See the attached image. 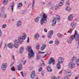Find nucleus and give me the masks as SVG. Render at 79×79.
<instances>
[{
  "label": "nucleus",
  "mask_w": 79,
  "mask_h": 79,
  "mask_svg": "<svg viewBox=\"0 0 79 79\" xmlns=\"http://www.w3.org/2000/svg\"><path fill=\"white\" fill-rule=\"evenodd\" d=\"M13 44L11 43H9L7 44V47L9 48H12L13 47Z\"/></svg>",
  "instance_id": "obj_17"
},
{
  "label": "nucleus",
  "mask_w": 79,
  "mask_h": 79,
  "mask_svg": "<svg viewBox=\"0 0 79 79\" xmlns=\"http://www.w3.org/2000/svg\"><path fill=\"white\" fill-rule=\"evenodd\" d=\"M57 17L56 20L57 21V22L59 23L60 22V21H61L60 20V16L58 15H57Z\"/></svg>",
  "instance_id": "obj_24"
},
{
  "label": "nucleus",
  "mask_w": 79,
  "mask_h": 79,
  "mask_svg": "<svg viewBox=\"0 0 79 79\" xmlns=\"http://www.w3.org/2000/svg\"><path fill=\"white\" fill-rule=\"evenodd\" d=\"M63 3H64V1L63 0H62L61 2L59 3L58 4H57L55 6V9L57 10L58 8H59V7L63 5Z\"/></svg>",
  "instance_id": "obj_5"
},
{
  "label": "nucleus",
  "mask_w": 79,
  "mask_h": 79,
  "mask_svg": "<svg viewBox=\"0 0 79 79\" xmlns=\"http://www.w3.org/2000/svg\"><path fill=\"white\" fill-rule=\"evenodd\" d=\"M53 43V40H51L49 41L48 42V44H51Z\"/></svg>",
  "instance_id": "obj_45"
},
{
  "label": "nucleus",
  "mask_w": 79,
  "mask_h": 79,
  "mask_svg": "<svg viewBox=\"0 0 79 79\" xmlns=\"http://www.w3.org/2000/svg\"><path fill=\"white\" fill-rule=\"evenodd\" d=\"M40 36V35L39 33H37L35 34V38L36 40H38L39 39V37Z\"/></svg>",
  "instance_id": "obj_18"
},
{
  "label": "nucleus",
  "mask_w": 79,
  "mask_h": 79,
  "mask_svg": "<svg viewBox=\"0 0 79 79\" xmlns=\"http://www.w3.org/2000/svg\"><path fill=\"white\" fill-rule=\"evenodd\" d=\"M47 69L48 72H52V69H51V68L49 66H48L47 67Z\"/></svg>",
  "instance_id": "obj_22"
},
{
  "label": "nucleus",
  "mask_w": 79,
  "mask_h": 79,
  "mask_svg": "<svg viewBox=\"0 0 79 79\" xmlns=\"http://www.w3.org/2000/svg\"><path fill=\"white\" fill-rule=\"evenodd\" d=\"M73 15L72 14H71L69 15L68 17V20L69 21H71L73 20Z\"/></svg>",
  "instance_id": "obj_12"
},
{
  "label": "nucleus",
  "mask_w": 79,
  "mask_h": 79,
  "mask_svg": "<svg viewBox=\"0 0 79 79\" xmlns=\"http://www.w3.org/2000/svg\"><path fill=\"white\" fill-rule=\"evenodd\" d=\"M74 36L75 37V38H79V35L77 34V31L76 30L75 31V33L74 35Z\"/></svg>",
  "instance_id": "obj_19"
},
{
  "label": "nucleus",
  "mask_w": 79,
  "mask_h": 79,
  "mask_svg": "<svg viewBox=\"0 0 79 79\" xmlns=\"http://www.w3.org/2000/svg\"><path fill=\"white\" fill-rule=\"evenodd\" d=\"M53 33H54L53 31L52 30L50 31L48 33V37L49 39H50V38H52V35L53 34Z\"/></svg>",
  "instance_id": "obj_8"
},
{
  "label": "nucleus",
  "mask_w": 79,
  "mask_h": 79,
  "mask_svg": "<svg viewBox=\"0 0 79 79\" xmlns=\"http://www.w3.org/2000/svg\"><path fill=\"white\" fill-rule=\"evenodd\" d=\"M66 5H69V0H68L66 1Z\"/></svg>",
  "instance_id": "obj_38"
},
{
  "label": "nucleus",
  "mask_w": 79,
  "mask_h": 79,
  "mask_svg": "<svg viewBox=\"0 0 79 79\" xmlns=\"http://www.w3.org/2000/svg\"><path fill=\"white\" fill-rule=\"evenodd\" d=\"M11 70L13 71H15V67H12L11 68Z\"/></svg>",
  "instance_id": "obj_34"
},
{
  "label": "nucleus",
  "mask_w": 79,
  "mask_h": 79,
  "mask_svg": "<svg viewBox=\"0 0 79 79\" xmlns=\"http://www.w3.org/2000/svg\"><path fill=\"white\" fill-rule=\"evenodd\" d=\"M40 58V54L38 53L37 54V57L36 58V60L37 61L39 60V59Z\"/></svg>",
  "instance_id": "obj_21"
},
{
  "label": "nucleus",
  "mask_w": 79,
  "mask_h": 79,
  "mask_svg": "<svg viewBox=\"0 0 79 79\" xmlns=\"http://www.w3.org/2000/svg\"><path fill=\"white\" fill-rule=\"evenodd\" d=\"M72 40H71V39H70V40H68V43L69 44H71V43H72Z\"/></svg>",
  "instance_id": "obj_32"
},
{
  "label": "nucleus",
  "mask_w": 79,
  "mask_h": 79,
  "mask_svg": "<svg viewBox=\"0 0 79 79\" xmlns=\"http://www.w3.org/2000/svg\"><path fill=\"white\" fill-rule=\"evenodd\" d=\"M44 31H45V32H48V31L47 30V29H44Z\"/></svg>",
  "instance_id": "obj_54"
},
{
  "label": "nucleus",
  "mask_w": 79,
  "mask_h": 79,
  "mask_svg": "<svg viewBox=\"0 0 79 79\" xmlns=\"http://www.w3.org/2000/svg\"><path fill=\"white\" fill-rule=\"evenodd\" d=\"M75 79H78V77H75Z\"/></svg>",
  "instance_id": "obj_64"
},
{
  "label": "nucleus",
  "mask_w": 79,
  "mask_h": 79,
  "mask_svg": "<svg viewBox=\"0 0 79 79\" xmlns=\"http://www.w3.org/2000/svg\"><path fill=\"white\" fill-rule=\"evenodd\" d=\"M36 49H39V46H36Z\"/></svg>",
  "instance_id": "obj_52"
},
{
  "label": "nucleus",
  "mask_w": 79,
  "mask_h": 79,
  "mask_svg": "<svg viewBox=\"0 0 79 79\" xmlns=\"http://www.w3.org/2000/svg\"><path fill=\"white\" fill-rule=\"evenodd\" d=\"M2 30L0 29V37H1V35H2Z\"/></svg>",
  "instance_id": "obj_49"
},
{
  "label": "nucleus",
  "mask_w": 79,
  "mask_h": 79,
  "mask_svg": "<svg viewBox=\"0 0 79 79\" xmlns=\"http://www.w3.org/2000/svg\"><path fill=\"white\" fill-rule=\"evenodd\" d=\"M67 7L65 8L66 11H71V10L72 9L68 6L66 5Z\"/></svg>",
  "instance_id": "obj_20"
},
{
  "label": "nucleus",
  "mask_w": 79,
  "mask_h": 79,
  "mask_svg": "<svg viewBox=\"0 0 79 79\" xmlns=\"http://www.w3.org/2000/svg\"><path fill=\"white\" fill-rule=\"evenodd\" d=\"M36 74L35 71H32L31 74V79H34L35 76Z\"/></svg>",
  "instance_id": "obj_9"
},
{
  "label": "nucleus",
  "mask_w": 79,
  "mask_h": 79,
  "mask_svg": "<svg viewBox=\"0 0 79 79\" xmlns=\"http://www.w3.org/2000/svg\"><path fill=\"white\" fill-rule=\"evenodd\" d=\"M40 18V17H37L35 19V23H37L39 21V19Z\"/></svg>",
  "instance_id": "obj_23"
},
{
  "label": "nucleus",
  "mask_w": 79,
  "mask_h": 79,
  "mask_svg": "<svg viewBox=\"0 0 79 79\" xmlns=\"http://www.w3.org/2000/svg\"><path fill=\"white\" fill-rule=\"evenodd\" d=\"M31 8L32 10H34V5L31 6Z\"/></svg>",
  "instance_id": "obj_58"
},
{
  "label": "nucleus",
  "mask_w": 79,
  "mask_h": 79,
  "mask_svg": "<svg viewBox=\"0 0 79 79\" xmlns=\"http://www.w3.org/2000/svg\"><path fill=\"white\" fill-rule=\"evenodd\" d=\"M26 60H25L23 62V65H24V64H25L26 63Z\"/></svg>",
  "instance_id": "obj_55"
},
{
  "label": "nucleus",
  "mask_w": 79,
  "mask_h": 79,
  "mask_svg": "<svg viewBox=\"0 0 79 79\" xmlns=\"http://www.w3.org/2000/svg\"><path fill=\"white\" fill-rule=\"evenodd\" d=\"M50 3L48 2L46 4V6H50Z\"/></svg>",
  "instance_id": "obj_40"
},
{
  "label": "nucleus",
  "mask_w": 79,
  "mask_h": 79,
  "mask_svg": "<svg viewBox=\"0 0 79 79\" xmlns=\"http://www.w3.org/2000/svg\"><path fill=\"white\" fill-rule=\"evenodd\" d=\"M42 60V64L43 65H44V61H42V60Z\"/></svg>",
  "instance_id": "obj_59"
},
{
  "label": "nucleus",
  "mask_w": 79,
  "mask_h": 79,
  "mask_svg": "<svg viewBox=\"0 0 79 79\" xmlns=\"http://www.w3.org/2000/svg\"><path fill=\"white\" fill-rule=\"evenodd\" d=\"M16 26L17 27H19L21 25V21H19L17 22L16 23Z\"/></svg>",
  "instance_id": "obj_16"
},
{
  "label": "nucleus",
  "mask_w": 79,
  "mask_h": 79,
  "mask_svg": "<svg viewBox=\"0 0 79 79\" xmlns=\"http://www.w3.org/2000/svg\"><path fill=\"white\" fill-rule=\"evenodd\" d=\"M45 56H47V55L46 54L45 55L43 56L42 58H45Z\"/></svg>",
  "instance_id": "obj_57"
},
{
  "label": "nucleus",
  "mask_w": 79,
  "mask_h": 79,
  "mask_svg": "<svg viewBox=\"0 0 79 79\" xmlns=\"http://www.w3.org/2000/svg\"><path fill=\"white\" fill-rule=\"evenodd\" d=\"M52 64H54V59H53V58L52 57H51L50 58V60L49 61L48 64H52Z\"/></svg>",
  "instance_id": "obj_11"
},
{
  "label": "nucleus",
  "mask_w": 79,
  "mask_h": 79,
  "mask_svg": "<svg viewBox=\"0 0 79 79\" xmlns=\"http://www.w3.org/2000/svg\"><path fill=\"white\" fill-rule=\"evenodd\" d=\"M76 24L75 23H74L72 25V28L73 29L72 30L73 31L74 29H75V27H76Z\"/></svg>",
  "instance_id": "obj_25"
},
{
  "label": "nucleus",
  "mask_w": 79,
  "mask_h": 79,
  "mask_svg": "<svg viewBox=\"0 0 79 79\" xmlns=\"http://www.w3.org/2000/svg\"><path fill=\"white\" fill-rule=\"evenodd\" d=\"M22 14H25L26 13V10H23L22 11Z\"/></svg>",
  "instance_id": "obj_41"
},
{
  "label": "nucleus",
  "mask_w": 79,
  "mask_h": 79,
  "mask_svg": "<svg viewBox=\"0 0 79 79\" xmlns=\"http://www.w3.org/2000/svg\"><path fill=\"white\" fill-rule=\"evenodd\" d=\"M8 0H4V2L3 3V5H6L7 3H8Z\"/></svg>",
  "instance_id": "obj_29"
},
{
  "label": "nucleus",
  "mask_w": 79,
  "mask_h": 79,
  "mask_svg": "<svg viewBox=\"0 0 79 79\" xmlns=\"http://www.w3.org/2000/svg\"><path fill=\"white\" fill-rule=\"evenodd\" d=\"M68 71H69V72H67L65 73V74L67 77H69L71 76V70L69 69L67 70Z\"/></svg>",
  "instance_id": "obj_10"
},
{
  "label": "nucleus",
  "mask_w": 79,
  "mask_h": 79,
  "mask_svg": "<svg viewBox=\"0 0 79 79\" xmlns=\"http://www.w3.org/2000/svg\"><path fill=\"white\" fill-rule=\"evenodd\" d=\"M17 68L18 69L19 71H21V70H22V69H23V68H22V64H19L18 65Z\"/></svg>",
  "instance_id": "obj_15"
},
{
  "label": "nucleus",
  "mask_w": 79,
  "mask_h": 79,
  "mask_svg": "<svg viewBox=\"0 0 79 79\" xmlns=\"http://www.w3.org/2000/svg\"><path fill=\"white\" fill-rule=\"evenodd\" d=\"M76 41H79V38H75Z\"/></svg>",
  "instance_id": "obj_43"
},
{
  "label": "nucleus",
  "mask_w": 79,
  "mask_h": 79,
  "mask_svg": "<svg viewBox=\"0 0 79 79\" xmlns=\"http://www.w3.org/2000/svg\"><path fill=\"white\" fill-rule=\"evenodd\" d=\"M14 46L15 48H18V41L16 40L14 41Z\"/></svg>",
  "instance_id": "obj_14"
},
{
  "label": "nucleus",
  "mask_w": 79,
  "mask_h": 79,
  "mask_svg": "<svg viewBox=\"0 0 79 79\" xmlns=\"http://www.w3.org/2000/svg\"><path fill=\"white\" fill-rule=\"evenodd\" d=\"M76 63L77 65H79V59H78L76 61Z\"/></svg>",
  "instance_id": "obj_33"
},
{
  "label": "nucleus",
  "mask_w": 79,
  "mask_h": 79,
  "mask_svg": "<svg viewBox=\"0 0 79 79\" xmlns=\"http://www.w3.org/2000/svg\"><path fill=\"white\" fill-rule=\"evenodd\" d=\"M41 4H42V5H44L45 4V2H41Z\"/></svg>",
  "instance_id": "obj_60"
},
{
  "label": "nucleus",
  "mask_w": 79,
  "mask_h": 79,
  "mask_svg": "<svg viewBox=\"0 0 79 79\" xmlns=\"http://www.w3.org/2000/svg\"><path fill=\"white\" fill-rule=\"evenodd\" d=\"M57 78H56V77L55 76H53L52 77V79H57Z\"/></svg>",
  "instance_id": "obj_44"
},
{
  "label": "nucleus",
  "mask_w": 79,
  "mask_h": 79,
  "mask_svg": "<svg viewBox=\"0 0 79 79\" xmlns=\"http://www.w3.org/2000/svg\"><path fill=\"white\" fill-rule=\"evenodd\" d=\"M6 26V24H4L2 25V28H5Z\"/></svg>",
  "instance_id": "obj_35"
},
{
  "label": "nucleus",
  "mask_w": 79,
  "mask_h": 79,
  "mask_svg": "<svg viewBox=\"0 0 79 79\" xmlns=\"http://www.w3.org/2000/svg\"><path fill=\"white\" fill-rule=\"evenodd\" d=\"M56 21H55V23H52V26H55V24H56Z\"/></svg>",
  "instance_id": "obj_42"
},
{
  "label": "nucleus",
  "mask_w": 79,
  "mask_h": 79,
  "mask_svg": "<svg viewBox=\"0 0 79 79\" xmlns=\"http://www.w3.org/2000/svg\"><path fill=\"white\" fill-rule=\"evenodd\" d=\"M57 36H58L59 38H62V35H61V34L58 33L57 34Z\"/></svg>",
  "instance_id": "obj_30"
},
{
  "label": "nucleus",
  "mask_w": 79,
  "mask_h": 79,
  "mask_svg": "<svg viewBox=\"0 0 79 79\" xmlns=\"http://www.w3.org/2000/svg\"><path fill=\"white\" fill-rule=\"evenodd\" d=\"M76 57H73L72 58V61H74V60H76Z\"/></svg>",
  "instance_id": "obj_37"
},
{
  "label": "nucleus",
  "mask_w": 79,
  "mask_h": 79,
  "mask_svg": "<svg viewBox=\"0 0 79 79\" xmlns=\"http://www.w3.org/2000/svg\"><path fill=\"white\" fill-rule=\"evenodd\" d=\"M21 74H22V77H24V74H23V72H21Z\"/></svg>",
  "instance_id": "obj_51"
},
{
  "label": "nucleus",
  "mask_w": 79,
  "mask_h": 79,
  "mask_svg": "<svg viewBox=\"0 0 79 79\" xmlns=\"http://www.w3.org/2000/svg\"><path fill=\"white\" fill-rule=\"evenodd\" d=\"M63 61H64V59L62 57H59L58 59V63L57 64V68L58 69H60L61 66H60V64L62 63Z\"/></svg>",
  "instance_id": "obj_4"
},
{
  "label": "nucleus",
  "mask_w": 79,
  "mask_h": 79,
  "mask_svg": "<svg viewBox=\"0 0 79 79\" xmlns=\"http://www.w3.org/2000/svg\"><path fill=\"white\" fill-rule=\"evenodd\" d=\"M27 50L28 52V58L30 59L32 57H34V52L33 51V50L32 49V48L31 46H28L27 48Z\"/></svg>",
  "instance_id": "obj_1"
},
{
  "label": "nucleus",
  "mask_w": 79,
  "mask_h": 79,
  "mask_svg": "<svg viewBox=\"0 0 79 79\" xmlns=\"http://www.w3.org/2000/svg\"><path fill=\"white\" fill-rule=\"evenodd\" d=\"M6 17H7V15H6V14H5L4 18H5H5H6Z\"/></svg>",
  "instance_id": "obj_50"
},
{
  "label": "nucleus",
  "mask_w": 79,
  "mask_h": 79,
  "mask_svg": "<svg viewBox=\"0 0 79 79\" xmlns=\"http://www.w3.org/2000/svg\"><path fill=\"white\" fill-rule=\"evenodd\" d=\"M27 36H26V33H23L22 34V37H20L18 38V41L20 43V44H21L23 43V40H25Z\"/></svg>",
  "instance_id": "obj_3"
},
{
  "label": "nucleus",
  "mask_w": 79,
  "mask_h": 79,
  "mask_svg": "<svg viewBox=\"0 0 79 79\" xmlns=\"http://www.w3.org/2000/svg\"><path fill=\"white\" fill-rule=\"evenodd\" d=\"M21 6H22V3H19L18 4V8H20V7H21Z\"/></svg>",
  "instance_id": "obj_31"
},
{
  "label": "nucleus",
  "mask_w": 79,
  "mask_h": 79,
  "mask_svg": "<svg viewBox=\"0 0 79 79\" xmlns=\"http://www.w3.org/2000/svg\"><path fill=\"white\" fill-rule=\"evenodd\" d=\"M7 68V64L6 63H3L2 64L1 66V68L2 70L6 71Z\"/></svg>",
  "instance_id": "obj_6"
},
{
  "label": "nucleus",
  "mask_w": 79,
  "mask_h": 79,
  "mask_svg": "<svg viewBox=\"0 0 79 79\" xmlns=\"http://www.w3.org/2000/svg\"><path fill=\"white\" fill-rule=\"evenodd\" d=\"M45 47H46V44H43L41 47V51L44 50L45 48Z\"/></svg>",
  "instance_id": "obj_13"
},
{
  "label": "nucleus",
  "mask_w": 79,
  "mask_h": 79,
  "mask_svg": "<svg viewBox=\"0 0 79 79\" xmlns=\"http://www.w3.org/2000/svg\"><path fill=\"white\" fill-rule=\"evenodd\" d=\"M69 68L73 69L75 67V64L73 62H70L69 64Z\"/></svg>",
  "instance_id": "obj_7"
},
{
  "label": "nucleus",
  "mask_w": 79,
  "mask_h": 79,
  "mask_svg": "<svg viewBox=\"0 0 79 79\" xmlns=\"http://www.w3.org/2000/svg\"><path fill=\"white\" fill-rule=\"evenodd\" d=\"M55 42V44H56V45H57L59 44V41H58V39H56Z\"/></svg>",
  "instance_id": "obj_26"
},
{
  "label": "nucleus",
  "mask_w": 79,
  "mask_h": 79,
  "mask_svg": "<svg viewBox=\"0 0 79 79\" xmlns=\"http://www.w3.org/2000/svg\"><path fill=\"white\" fill-rule=\"evenodd\" d=\"M45 53V52H41V51H40V52L38 53H39V54H40V53L44 54V53Z\"/></svg>",
  "instance_id": "obj_48"
},
{
  "label": "nucleus",
  "mask_w": 79,
  "mask_h": 79,
  "mask_svg": "<svg viewBox=\"0 0 79 79\" xmlns=\"http://www.w3.org/2000/svg\"><path fill=\"white\" fill-rule=\"evenodd\" d=\"M64 79H68V78L67 77H65Z\"/></svg>",
  "instance_id": "obj_63"
},
{
  "label": "nucleus",
  "mask_w": 79,
  "mask_h": 79,
  "mask_svg": "<svg viewBox=\"0 0 79 79\" xmlns=\"http://www.w3.org/2000/svg\"><path fill=\"white\" fill-rule=\"evenodd\" d=\"M56 18L55 17H54L53 18V20L52 21V23H55V20Z\"/></svg>",
  "instance_id": "obj_36"
},
{
  "label": "nucleus",
  "mask_w": 79,
  "mask_h": 79,
  "mask_svg": "<svg viewBox=\"0 0 79 79\" xmlns=\"http://www.w3.org/2000/svg\"><path fill=\"white\" fill-rule=\"evenodd\" d=\"M23 52H24V49H23V48L22 47L20 48V53H23Z\"/></svg>",
  "instance_id": "obj_27"
},
{
  "label": "nucleus",
  "mask_w": 79,
  "mask_h": 79,
  "mask_svg": "<svg viewBox=\"0 0 79 79\" xmlns=\"http://www.w3.org/2000/svg\"><path fill=\"white\" fill-rule=\"evenodd\" d=\"M10 6L12 10V11H13V5H10Z\"/></svg>",
  "instance_id": "obj_39"
},
{
  "label": "nucleus",
  "mask_w": 79,
  "mask_h": 79,
  "mask_svg": "<svg viewBox=\"0 0 79 79\" xmlns=\"http://www.w3.org/2000/svg\"><path fill=\"white\" fill-rule=\"evenodd\" d=\"M27 42V43H29V37L28 38Z\"/></svg>",
  "instance_id": "obj_53"
},
{
  "label": "nucleus",
  "mask_w": 79,
  "mask_h": 79,
  "mask_svg": "<svg viewBox=\"0 0 79 79\" xmlns=\"http://www.w3.org/2000/svg\"><path fill=\"white\" fill-rule=\"evenodd\" d=\"M2 42H1L0 44V48L1 47H2Z\"/></svg>",
  "instance_id": "obj_61"
},
{
  "label": "nucleus",
  "mask_w": 79,
  "mask_h": 79,
  "mask_svg": "<svg viewBox=\"0 0 79 79\" xmlns=\"http://www.w3.org/2000/svg\"><path fill=\"white\" fill-rule=\"evenodd\" d=\"M74 23V22H72L70 24V26H72V25Z\"/></svg>",
  "instance_id": "obj_62"
},
{
  "label": "nucleus",
  "mask_w": 79,
  "mask_h": 79,
  "mask_svg": "<svg viewBox=\"0 0 79 79\" xmlns=\"http://www.w3.org/2000/svg\"><path fill=\"white\" fill-rule=\"evenodd\" d=\"M39 71L40 72V71H42V68H40L39 69Z\"/></svg>",
  "instance_id": "obj_47"
},
{
  "label": "nucleus",
  "mask_w": 79,
  "mask_h": 79,
  "mask_svg": "<svg viewBox=\"0 0 79 79\" xmlns=\"http://www.w3.org/2000/svg\"><path fill=\"white\" fill-rule=\"evenodd\" d=\"M63 69H62V70H61L60 72H59V73L60 74H61V73H63Z\"/></svg>",
  "instance_id": "obj_56"
},
{
  "label": "nucleus",
  "mask_w": 79,
  "mask_h": 79,
  "mask_svg": "<svg viewBox=\"0 0 79 79\" xmlns=\"http://www.w3.org/2000/svg\"><path fill=\"white\" fill-rule=\"evenodd\" d=\"M45 74V72L44 71H42V76H44Z\"/></svg>",
  "instance_id": "obj_46"
},
{
  "label": "nucleus",
  "mask_w": 79,
  "mask_h": 79,
  "mask_svg": "<svg viewBox=\"0 0 79 79\" xmlns=\"http://www.w3.org/2000/svg\"><path fill=\"white\" fill-rule=\"evenodd\" d=\"M74 39H75L74 35H72V36H70V39L71 40H74Z\"/></svg>",
  "instance_id": "obj_28"
},
{
  "label": "nucleus",
  "mask_w": 79,
  "mask_h": 79,
  "mask_svg": "<svg viewBox=\"0 0 79 79\" xmlns=\"http://www.w3.org/2000/svg\"><path fill=\"white\" fill-rule=\"evenodd\" d=\"M41 16H42L43 17L41 18L40 21V24L41 25H42L44 23H47V16L46 14L44 13H42L41 15Z\"/></svg>",
  "instance_id": "obj_2"
}]
</instances>
